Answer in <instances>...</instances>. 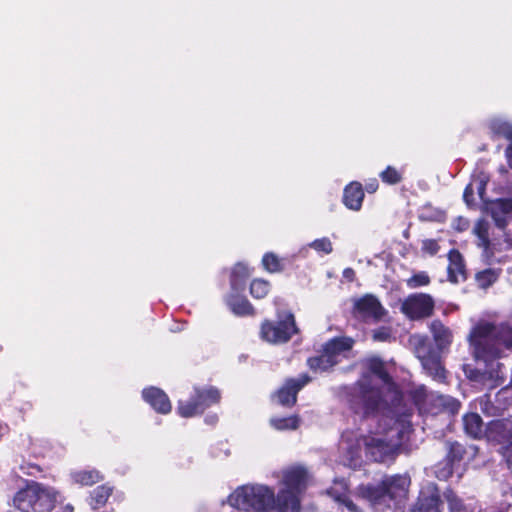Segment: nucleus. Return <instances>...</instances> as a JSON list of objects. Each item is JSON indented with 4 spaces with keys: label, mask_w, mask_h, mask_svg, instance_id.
Wrapping results in <instances>:
<instances>
[{
    "label": "nucleus",
    "mask_w": 512,
    "mask_h": 512,
    "mask_svg": "<svg viewBox=\"0 0 512 512\" xmlns=\"http://www.w3.org/2000/svg\"><path fill=\"white\" fill-rule=\"evenodd\" d=\"M343 276L352 281L354 279V276H355V272L352 268H346L344 271H343Z\"/></svg>",
    "instance_id": "3c124183"
},
{
    "label": "nucleus",
    "mask_w": 512,
    "mask_h": 512,
    "mask_svg": "<svg viewBox=\"0 0 512 512\" xmlns=\"http://www.w3.org/2000/svg\"><path fill=\"white\" fill-rule=\"evenodd\" d=\"M310 381L311 378L307 374H302L298 378L288 379L276 394L278 402L283 406L294 405L297 393Z\"/></svg>",
    "instance_id": "dca6fc26"
},
{
    "label": "nucleus",
    "mask_w": 512,
    "mask_h": 512,
    "mask_svg": "<svg viewBox=\"0 0 512 512\" xmlns=\"http://www.w3.org/2000/svg\"><path fill=\"white\" fill-rule=\"evenodd\" d=\"M387 313L378 298L372 294H365L353 303V315L365 322H379Z\"/></svg>",
    "instance_id": "f8f14e48"
},
{
    "label": "nucleus",
    "mask_w": 512,
    "mask_h": 512,
    "mask_svg": "<svg viewBox=\"0 0 512 512\" xmlns=\"http://www.w3.org/2000/svg\"><path fill=\"white\" fill-rule=\"evenodd\" d=\"M262 264L267 271L272 273L282 270L280 260L274 253H266L263 256Z\"/></svg>",
    "instance_id": "ea45409f"
},
{
    "label": "nucleus",
    "mask_w": 512,
    "mask_h": 512,
    "mask_svg": "<svg viewBox=\"0 0 512 512\" xmlns=\"http://www.w3.org/2000/svg\"><path fill=\"white\" fill-rule=\"evenodd\" d=\"M20 468L24 474L29 476H35L37 472H40L39 466L35 464L22 465Z\"/></svg>",
    "instance_id": "49530a36"
},
{
    "label": "nucleus",
    "mask_w": 512,
    "mask_h": 512,
    "mask_svg": "<svg viewBox=\"0 0 512 512\" xmlns=\"http://www.w3.org/2000/svg\"><path fill=\"white\" fill-rule=\"evenodd\" d=\"M13 506L20 512H74V506L64 503L60 491L33 480L15 493Z\"/></svg>",
    "instance_id": "423d86ee"
},
{
    "label": "nucleus",
    "mask_w": 512,
    "mask_h": 512,
    "mask_svg": "<svg viewBox=\"0 0 512 512\" xmlns=\"http://www.w3.org/2000/svg\"><path fill=\"white\" fill-rule=\"evenodd\" d=\"M294 315L290 312L279 316L278 321H265L261 326V337L269 343H285L297 333Z\"/></svg>",
    "instance_id": "1a4fd4ad"
},
{
    "label": "nucleus",
    "mask_w": 512,
    "mask_h": 512,
    "mask_svg": "<svg viewBox=\"0 0 512 512\" xmlns=\"http://www.w3.org/2000/svg\"><path fill=\"white\" fill-rule=\"evenodd\" d=\"M430 283L429 275L424 272H418L406 280V285L410 289H416L419 287L427 286Z\"/></svg>",
    "instance_id": "4c0bfd02"
},
{
    "label": "nucleus",
    "mask_w": 512,
    "mask_h": 512,
    "mask_svg": "<svg viewBox=\"0 0 512 512\" xmlns=\"http://www.w3.org/2000/svg\"><path fill=\"white\" fill-rule=\"evenodd\" d=\"M391 339V330L388 327H380L373 331V340L375 341H389Z\"/></svg>",
    "instance_id": "c03bdc74"
},
{
    "label": "nucleus",
    "mask_w": 512,
    "mask_h": 512,
    "mask_svg": "<svg viewBox=\"0 0 512 512\" xmlns=\"http://www.w3.org/2000/svg\"><path fill=\"white\" fill-rule=\"evenodd\" d=\"M412 426L408 421H395L388 428L363 436L366 458L377 463H392L399 448L411 433Z\"/></svg>",
    "instance_id": "0eeeda50"
},
{
    "label": "nucleus",
    "mask_w": 512,
    "mask_h": 512,
    "mask_svg": "<svg viewBox=\"0 0 512 512\" xmlns=\"http://www.w3.org/2000/svg\"><path fill=\"white\" fill-rule=\"evenodd\" d=\"M499 277V271L495 269H485L476 274V281L479 287L487 288L491 286Z\"/></svg>",
    "instance_id": "72a5a7b5"
},
{
    "label": "nucleus",
    "mask_w": 512,
    "mask_h": 512,
    "mask_svg": "<svg viewBox=\"0 0 512 512\" xmlns=\"http://www.w3.org/2000/svg\"><path fill=\"white\" fill-rule=\"evenodd\" d=\"M364 192L361 183L352 182L344 189L343 202L351 210L358 211L362 206Z\"/></svg>",
    "instance_id": "4be33fe9"
},
{
    "label": "nucleus",
    "mask_w": 512,
    "mask_h": 512,
    "mask_svg": "<svg viewBox=\"0 0 512 512\" xmlns=\"http://www.w3.org/2000/svg\"><path fill=\"white\" fill-rule=\"evenodd\" d=\"M270 290V284L263 279H255L250 285V293L254 298H264Z\"/></svg>",
    "instance_id": "c9c22d12"
},
{
    "label": "nucleus",
    "mask_w": 512,
    "mask_h": 512,
    "mask_svg": "<svg viewBox=\"0 0 512 512\" xmlns=\"http://www.w3.org/2000/svg\"><path fill=\"white\" fill-rule=\"evenodd\" d=\"M430 331L436 347L427 336L419 334L409 337V345L426 373L434 380L443 382L446 378V371L441 362V352L452 343V332L439 320L431 322Z\"/></svg>",
    "instance_id": "20e7f679"
},
{
    "label": "nucleus",
    "mask_w": 512,
    "mask_h": 512,
    "mask_svg": "<svg viewBox=\"0 0 512 512\" xmlns=\"http://www.w3.org/2000/svg\"><path fill=\"white\" fill-rule=\"evenodd\" d=\"M448 260L447 271L449 281L458 283L460 280H465V264L461 253L456 249L450 250Z\"/></svg>",
    "instance_id": "412c9836"
},
{
    "label": "nucleus",
    "mask_w": 512,
    "mask_h": 512,
    "mask_svg": "<svg viewBox=\"0 0 512 512\" xmlns=\"http://www.w3.org/2000/svg\"><path fill=\"white\" fill-rule=\"evenodd\" d=\"M354 341L349 337H335L323 345L319 355L307 360L308 367L315 373L329 371L339 364L352 349Z\"/></svg>",
    "instance_id": "6e6552de"
},
{
    "label": "nucleus",
    "mask_w": 512,
    "mask_h": 512,
    "mask_svg": "<svg viewBox=\"0 0 512 512\" xmlns=\"http://www.w3.org/2000/svg\"><path fill=\"white\" fill-rule=\"evenodd\" d=\"M490 211L495 225L504 233V229L512 219V198L498 199L492 202Z\"/></svg>",
    "instance_id": "6ab92c4d"
},
{
    "label": "nucleus",
    "mask_w": 512,
    "mask_h": 512,
    "mask_svg": "<svg viewBox=\"0 0 512 512\" xmlns=\"http://www.w3.org/2000/svg\"><path fill=\"white\" fill-rule=\"evenodd\" d=\"M421 249L424 253H427V254L433 256L438 253L440 247L436 240L425 239L422 241Z\"/></svg>",
    "instance_id": "37998d69"
},
{
    "label": "nucleus",
    "mask_w": 512,
    "mask_h": 512,
    "mask_svg": "<svg viewBox=\"0 0 512 512\" xmlns=\"http://www.w3.org/2000/svg\"><path fill=\"white\" fill-rule=\"evenodd\" d=\"M468 341L475 359L485 363V368L476 369L470 378L488 387L501 385L502 364L495 360L512 351V319L500 324L480 321L471 329Z\"/></svg>",
    "instance_id": "f257e3e1"
},
{
    "label": "nucleus",
    "mask_w": 512,
    "mask_h": 512,
    "mask_svg": "<svg viewBox=\"0 0 512 512\" xmlns=\"http://www.w3.org/2000/svg\"><path fill=\"white\" fill-rule=\"evenodd\" d=\"M468 221L462 217L457 219V225H454V228L458 231H464L468 228Z\"/></svg>",
    "instance_id": "de8ad7c7"
},
{
    "label": "nucleus",
    "mask_w": 512,
    "mask_h": 512,
    "mask_svg": "<svg viewBox=\"0 0 512 512\" xmlns=\"http://www.w3.org/2000/svg\"><path fill=\"white\" fill-rule=\"evenodd\" d=\"M506 510H507V508H504V507H499V508L492 507V508L486 509L482 512H506Z\"/></svg>",
    "instance_id": "603ef678"
},
{
    "label": "nucleus",
    "mask_w": 512,
    "mask_h": 512,
    "mask_svg": "<svg viewBox=\"0 0 512 512\" xmlns=\"http://www.w3.org/2000/svg\"><path fill=\"white\" fill-rule=\"evenodd\" d=\"M239 292H231L226 296L225 302L229 309L237 316L254 314V308L247 298L238 295Z\"/></svg>",
    "instance_id": "5701e85b"
},
{
    "label": "nucleus",
    "mask_w": 512,
    "mask_h": 512,
    "mask_svg": "<svg viewBox=\"0 0 512 512\" xmlns=\"http://www.w3.org/2000/svg\"><path fill=\"white\" fill-rule=\"evenodd\" d=\"M71 478L75 483L81 485H93L101 480L100 473L97 470H79L71 472Z\"/></svg>",
    "instance_id": "cd10ccee"
},
{
    "label": "nucleus",
    "mask_w": 512,
    "mask_h": 512,
    "mask_svg": "<svg viewBox=\"0 0 512 512\" xmlns=\"http://www.w3.org/2000/svg\"><path fill=\"white\" fill-rule=\"evenodd\" d=\"M283 481L285 488L281 491H289L299 500L298 494L306 486L307 471L302 467L291 468L284 473Z\"/></svg>",
    "instance_id": "a211bd4d"
},
{
    "label": "nucleus",
    "mask_w": 512,
    "mask_h": 512,
    "mask_svg": "<svg viewBox=\"0 0 512 512\" xmlns=\"http://www.w3.org/2000/svg\"><path fill=\"white\" fill-rule=\"evenodd\" d=\"M380 177L383 182L391 185L399 183L402 179L401 174L392 166H388L382 171Z\"/></svg>",
    "instance_id": "a19ab883"
},
{
    "label": "nucleus",
    "mask_w": 512,
    "mask_h": 512,
    "mask_svg": "<svg viewBox=\"0 0 512 512\" xmlns=\"http://www.w3.org/2000/svg\"><path fill=\"white\" fill-rule=\"evenodd\" d=\"M299 422L297 416L270 419L271 426L277 430H295L298 428Z\"/></svg>",
    "instance_id": "473e14b6"
},
{
    "label": "nucleus",
    "mask_w": 512,
    "mask_h": 512,
    "mask_svg": "<svg viewBox=\"0 0 512 512\" xmlns=\"http://www.w3.org/2000/svg\"><path fill=\"white\" fill-rule=\"evenodd\" d=\"M366 371L351 386L345 387V398L355 414H373L388 406L402 402L401 392L386 370L384 362L372 357L365 362Z\"/></svg>",
    "instance_id": "f03ea898"
},
{
    "label": "nucleus",
    "mask_w": 512,
    "mask_h": 512,
    "mask_svg": "<svg viewBox=\"0 0 512 512\" xmlns=\"http://www.w3.org/2000/svg\"><path fill=\"white\" fill-rule=\"evenodd\" d=\"M250 276V271L243 263H237L230 273L231 291L241 292L245 289V284Z\"/></svg>",
    "instance_id": "a878e982"
},
{
    "label": "nucleus",
    "mask_w": 512,
    "mask_h": 512,
    "mask_svg": "<svg viewBox=\"0 0 512 512\" xmlns=\"http://www.w3.org/2000/svg\"><path fill=\"white\" fill-rule=\"evenodd\" d=\"M508 165L512 168V142L508 145L505 151Z\"/></svg>",
    "instance_id": "8fccbe9b"
},
{
    "label": "nucleus",
    "mask_w": 512,
    "mask_h": 512,
    "mask_svg": "<svg viewBox=\"0 0 512 512\" xmlns=\"http://www.w3.org/2000/svg\"><path fill=\"white\" fill-rule=\"evenodd\" d=\"M463 426L465 433L474 439H480L485 436L482 418L477 413L464 415Z\"/></svg>",
    "instance_id": "393cba45"
},
{
    "label": "nucleus",
    "mask_w": 512,
    "mask_h": 512,
    "mask_svg": "<svg viewBox=\"0 0 512 512\" xmlns=\"http://www.w3.org/2000/svg\"><path fill=\"white\" fill-rule=\"evenodd\" d=\"M177 410L179 415L185 418L201 413L199 403L196 402L194 397L190 401H179Z\"/></svg>",
    "instance_id": "f704fd0d"
},
{
    "label": "nucleus",
    "mask_w": 512,
    "mask_h": 512,
    "mask_svg": "<svg viewBox=\"0 0 512 512\" xmlns=\"http://www.w3.org/2000/svg\"><path fill=\"white\" fill-rule=\"evenodd\" d=\"M378 189V182L376 179H373L372 181H370L369 183H367L366 185V190L369 192V193H374L376 190Z\"/></svg>",
    "instance_id": "09e8293b"
},
{
    "label": "nucleus",
    "mask_w": 512,
    "mask_h": 512,
    "mask_svg": "<svg viewBox=\"0 0 512 512\" xmlns=\"http://www.w3.org/2000/svg\"><path fill=\"white\" fill-rule=\"evenodd\" d=\"M363 436H356L352 432L342 434L339 448L340 462L347 467L357 469L362 465Z\"/></svg>",
    "instance_id": "9b49d317"
},
{
    "label": "nucleus",
    "mask_w": 512,
    "mask_h": 512,
    "mask_svg": "<svg viewBox=\"0 0 512 512\" xmlns=\"http://www.w3.org/2000/svg\"><path fill=\"white\" fill-rule=\"evenodd\" d=\"M142 396L156 412L167 414L171 411L170 400L163 390L157 387H149L142 391Z\"/></svg>",
    "instance_id": "aec40b11"
},
{
    "label": "nucleus",
    "mask_w": 512,
    "mask_h": 512,
    "mask_svg": "<svg viewBox=\"0 0 512 512\" xmlns=\"http://www.w3.org/2000/svg\"><path fill=\"white\" fill-rule=\"evenodd\" d=\"M205 422H206L207 424H214V423H216V422H217V416H216V415L207 416V417L205 418Z\"/></svg>",
    "instance_id": "864d4df0"
},
{
    "label": "nucleus",
    "mask_w": 512,
    "mask_h": 512,
    "mask_svg": "<svg viewBox=\"0 0 512 512\" xmlns=\"http://www.w3.org/2000/svg\"><path fill=\"white\" fill-rule=\"evenodd\" d=\"M194 398L196 402L199 403V409L202 413L205 409L219 401L220 392L214 387H210L208 389H195Z\"/></svg>",
    "instance_id": "bb28decb"
},
{
    "label": "nucleus",
    "mask_w": 512,
    "mask_h": 512,
    "mask_svg": "<svg viewBox=\"0 0 512 512\" xmlns=\"http://www.w3.org/2000/svg\"><path fill=\"white\" fill-rule=\"evenodd\" d=\"M487 405H488V403L486 402V403H485V408H484V407L482 408V412H486V406H487Z\"/></svg>",
    "instance_id": "5fc2aeb1"
},
{
    "label": "nucleus",
    "mask_w": 512,
    "mask_h": 512,
    "mask_svg": "<svg viewBox=\"0 0 512 512\" xmlns=\"http://www.w3.org/2000/svg\"><path fill=\"white\" fill-rule=\"evenodd\" d=\"M435 301L433 297L425 293H413L406 297L400 310L410 320H421L433 314Z\"/></svg>",
    "instance_id": "9d476101"
},
{
    "label": "nucleus",
    "mask_w": 512,
    "mask_h": 512,
    "mask_svg": "<svg viewBox=\"0 0 512 512\" xmlns=\"http://www.w3.org/2000/svg\"><path fill=\"white\" fill-rule=\"evenodd\" d=\"M485 437L490 442L512 445V421L510 419H497L489 422L485 428Z\"/></svg>",
    "instance_id": "2eb2a0df"
},
{
    "label": "nucleus",
    "mask_w": 512,
    "mask_h": 512,
    "mask_svg": "<svg viewBox=\"0 0 512 512\" xmlns=\"http://www.w3.org/2000/svg\"><path fill=\"white\" fill-rule=\"evenodd\" d=\"M231 506L256 512H298L300 501L289 491H274L264 485H244L236 489L228 498Z\"/></svg>",
    "instance_id": "7ed1b4c3"
},
{
    "label": "nucleus",
    "mask_w": 512,
    "mask_h": 512,
    "mask_svg": "<svg viewBox=\"0 0 512 512\" xmlns=\"http://www.w3.org/2000/svg\"><path fill=\"white\" fill-rule=\"evenodd\" d=\"M473 195H474V188H473V184L470 183L466 186L464 193H463V199L468 206H471L474 203Z\"/></svg>",
    "instance_id": "a18cd8bd"
},
{
    "label": "nucleus",
    "mask_w": 512,
    "mask_h": 512,
    "mask_svg": "<svg viewBox=\"0 0 512 512\" xmlns=\"http://www.w3.org/2000/svg\"><path fill=\"white\" fill-rule=\"evenodd\" d=\"M401 402H399L398 404L396 405H392L391 404V401L388 400V406L382 410H379L373 414H370V415H367V416H364L363 414H360L363 418H377V421H380V417L381 418H386L388 419L389 421H393V423L395 421H405L404 419H395V416L398 414V407L400 406Z\"/></svg>",
    "instance_id": "c756f323"
},
{
    "label": "nucleus",
    "mask_w": 512,
    "mask_h": 512,
    "mask_svg": "<svg viewBox=\"0 0 512 512\" xmlns=\"http://www.w3.org/2000/svg\"><path fill=\"white\" fill-rule=\"evenodd\" d=\"M490 129L495 137L505 138L512 142V124L502 119H494L490 123Z\"/></svg>",
    "instance_id": "c85d7f7f"
},
{
    "label": "nucleus",
    "mask_w": 512,
    "mask_h": 512,
    "mask_svg": "<svg viewBox=\"0 0 512 512\" xmlns=\"http://www.w3.org/2000/svg\"><path fill=\"white\" fill-rule=\"evenodd\" d=\"M488 182H489V177L484 173H481L480 175H478L471 182V184H473L474 190L475 189L477 190V193H478L480 199L483 201H484V196L486 193V186H487Z\"/></svg>",
    "instance_id": "79ce46f5"
},
{
    "label": "nucleus",
    "mask_w": 512,
    "mask_h": 512,
    "mask_svg": "<svg viewBox=\"0 0 512 512\" xmlns=\"http://www.w3.org/2000/svg\"><path fill=\"white\" fill-rule=\"evenodd\" d=\"M327 494L335 501L344 504L349 511L359 512L357 506L349 499L347 495V484L344 480L335 481L333 486L327 489Z\"/></svg>",
    "instance_id": "b1692460"
},
{
    "label": "nucleus",
    "mask_w": 512,
    "mask_h": 512,
    "mask_svg": "<svg viewBox=\"0 0 512 512\" xmlns=\"http://www.w3.org/2000/svg\"><path fill=\"white\" fill-rule=\"evenodd\" d=\"M308 246L318 253L330 254L333 251L332 242L327 237L316 239L310 242Z\"/></svg>",
    "instance_id": "58836bf2"
},
{
    "label": "nucleus",
    "mask_w": 512,
    "mask_h": 512,
    "mask_svg": "<svg viewBox=\"0 0 512 512\" xmlns=\"http://www.w3.org/2000/svg\"><path fill=\"white\" fill-rule=\"evenodd\" d=\"M436 402L438 406H441L450 414L457 413L460 408V402L451 396L439 395L436 398Z\"/></svg>",
    "instance_id": "e433bc0d"
},
{
    "label": "nucleus",
    "mask_w": 512,
    "mask_h": 512,
    "mask_svg": "<svg viewBox=\"0 0 512 512\" xmlns=\"http://www.w3.org/2000/svg\"><path fill=\"white\" fill-rule=\"evenodd\" d=\"M474 233L477 236V245L483 249V255L487 261H492L496 251L510 249L512 243L505 239L504 243L499 242L497 239H490L488 233V224L484 220H480L474 227Z\"/></svg>",
    "instance_id": "4468645a"
},
{
    "label": "nucleus",
    "mask_w": 512,
    "mask_h": 512,
    "mask_svg": "<svg viewBox=\"0 0 512 512\" xmlns=\"http://www.w3.org/2000/svg\"><path fill=\"white\" fill-rule=\"evenodd\" d=\"M443 495L447 501L450 512H469L463 500L458 497L451 489H447Z\"/></svg>",
    "instance_id": "2f4dec72"
},
{
    "label": "nucleus",
    "mask_w": 512,
    "mask_h": 512,
    "mask_svg": "<svg viewBox=\"0 0 512 512\" xmlns=\"http://www.w3.org/2000/svg\"><path fill=\"white\" fill-rule=\"evenodd\" d=\"M111 492H112V488L108 487L106 485L98 486L97 488H95L91 494L92 508L97 509L100 506H103L106 503Z\"/></svg>",
    "instance_id": "7c9ffc66"
},
{
    "label": "nucleus",
    "mask_w": 512,
    "mask_h": 512,
    "mask_svg": "<svg viewBox=\"0 0 512 512\" xmlns=\"http://www.w3.org/2000/svg\"><path fill=\"white\" fill-rule=\"evenodd\" d=\"M440 495L435 486H427L420 491L411 512H440Z\"/></svg>",
    "instance_id": "f3484780"
},
{
    "label": "nucleus",
    "mask_w": 512,
    "mask_h": 512,
    "mask_svg": "<svg viewBox=\"0 0 512 512\" xmlns=\"http://www.w3.org/2000/svg\"><path fill=\"white\" fill-rule=\"evenodd\" d=\"M447 454L445 459L435 467V475L440 480H447L460 466L467 453L465 447L459 442L446 443Z\"/></svg>",
    "instance_id": "ddd939ff"
},
{
    "label": "nucleus",
    "mask_w": 512,
    "mask_h": 512,
    "mask_svg": "<svg viewBox=\"0 0 512 512\" xmlns=\"http://www.w3.org/2000/svg\"><path fill=\"white\" fill-rule=\"evenodd\" d=\"M410 482L407 474L384 476L379 482L359 485L356 493L375 512L397 510L407 498Z\"/></svg>",
    "instance_id": "39448f33"
}]
</instances>
